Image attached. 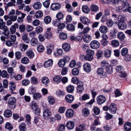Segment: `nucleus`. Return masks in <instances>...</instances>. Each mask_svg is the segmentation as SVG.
Instances as JSON below:
<instances>
[{"instance_id": "1", "label": "nucleus", "mask_w": 131, "mask_h": 131, "mask_svg": "<svg viewBox=\"0 0 131 131\" xmlns=\"http://www.w3.org/2000/svg\"><path fill=\"white\" fill-rule=\"evenodd\" d=\"M30 107L35 114L38 115L39 114L40 111L38 107L37 103L34 101L30 103Z\"/></svg>"}, {"instance_id": "2", "label": "nucleus", "mask_w": 131, "mask_h": 131, "mask_svg": "<svg viewBox=\"0 0 131 131\" xmlns=\"http://www.w3.org/2000/svg\"><path fill=\"white\" fill-rule=\"evenodd\" d=\"M122 4V7L121 6H118L116 7L115 8V11L117 13H119L121 12L122 11V9L123 8H125V9H126L127 6L129 5V4L127 3V1H121Z\"/></svg>"}, {"instance_id": "3", "label": "nucleus", "mask_w": 131, "mask_h": 131, "mask_svg": "<svg viewBox=\"0 0 131 131\" xmlns=\"http://www.w3.org/2000/svg\"><path fill=\"white\" fill-rule=\"evenodd\" d=\"M96 100L97 103L99 105H101L105 102L106 99L104 96L100 95L97 97Z\"/></svg>"}, {"instance_id": "4", "label": "nucleus", "mask_w": 131, "mask_h": 131, "mask_svg": "<svg viewBox=\"0 0 131 131\" xmlns=\"http://www.w3.org/2000/svg\"><path fill=\"white\" fill-rule=\"evenodd\" d=\"M100 46V43L99 41L96 40L92 41L90 43L91 47L93 49L98 48Z\"/></svg>"}, {"instance_id": "5", "label": "nucleus", "mask_w": 131, "mask_h": 131, "mask_svg": "<svg viewBox=\"0 0 131 131\" xmlns=\"http://www.w3.org/2000/svg\"><path fill=\"white\" fill-rule=\"evenodd\" d=\"M109 110L110 112L112 114H115L117 111V107L114 103H112L109 107Z\"/></svg>"}, {"instance_id": "6", "label": "nucleus", "mask_w": 131, "mask_h": 131, "mask_svg": "<svg viewBox=\"0 0 131 131\" xmlns=\"http://www.w3.org/2000/svg\"><path fill=\"white\" fill-rule=\"evenodd\" d=\"M61 7V5L58 3H53L51 5V8L54 11L59 10Z\"/></svg>"}, {"instance_id": "7", "label": "nucleus", "mask_w": 131, "mask_h": 131, "mask_svg": "<svg viewBox=\"0 0 131 131\" xmlns=\"http://www.w3.org/2000/svg\"><path fill=\"white\" fill-rule=\"evenodd\" d=\"M77 85V92L79 93L80 94L82 93L83 91L84 90L83 87V84L82 82H80L78 83Z\"/></svg>"}, {"instance_id": "8", "label": "nucleus", "mask_w": 131, "mask_h": 131, "mask_svg": "<svg viewBox=\"0 0 131 131\" xmlns=\"http://www.w3.org/2000/svg\"><path fill=\"white\" fill-rule=\"evenodd\" d=\"M80 19L81 22L85 25H88L90 23L89 20L86 17L81 16L80 17Z\"/></svg>"}, {"instance_id": "9", "label": "nucleus", "mask_w": 131, "mask_h": 131, "mask_svg": "<svg viewBox=\"0 0 131 131\" xmlns=\"http://www.w3.org/2000/svg\"><path fill=\"white\" fill-rule=\"evenodd\" d=\"M96 72L98 74L103 77L106 74V73L104 71L103 69L101 68H98L97 69Z\"/></svg>"}, {"instance_id": "10", "label": "nucleus", "mask_w": 131, "mask_h": 131, "mask_svg": "<svg viewBox=\"0 0 131 131\" xmlns=\"http://www.w3.org/2000/svg\"><path fill=\"white\" fill-rule=\"evenodd\" d=\"M118 28L121 30H123L127 27V24L124 22H118L117 24Z\"/></svg>"}, {"instance_id": "11", "label": "nucleus", "mask_w": 131, "mask_h": 131, "mask_svg": "<svg viewBox=\"0 0 131 131\" xmlns=\"http://www.w3.org/2000/svg\"><path fill=\"white\" fill-rule=\"evenodd\" d=\"M19 27V26L18 24L15 23L14 24L11 26L10 28V30L12 34H14L16 31V29H18Z\"/></svg>"}, {"instance_id": "12", "label": "nucleus", "mask_w": 131, "mask_h": 131, "mask_svg": "<svg viewBox=\"0 0 131 131\" xmlns=\"http://www.w3.org/2000/svg\"><path fill=\"white\" fill-rule=\"evenodd\" d=\"M84 41L86 43H89L91 40V37L90 35L88 34H86L84 35L83 37Z\"/></svg>"}, {"instance_id": "13", "label": "nucleus", "mask_w": 131, "mask_h": 131, "mask_svg": "<svg viewBox=\"0 0 131 131\" xmlns=\"http://www.w3.org/2000/svg\"><path fill=\"white\" fill-rule=\"evenodd\" d=\"M65 99L67 102L71 103L73 100L74 97L71 95L68 94L65 96Z\"/></svg>"}, {"instance_id": "14", "label": "nucleus", "mask_w": 131, "mask_h": 131, "mask_svg": "<svg viewBox=\"0 0 131 131\" xmlns=\"http://www.w3.org/2000/svg\"><path fill=\"white\" fill-rule=\"evenodd\" d=\"M117 36L118 39L122 41L124 40L125 38V34L123 32L121 31L118 32Z\"/></svg>"}, {"instance_id": "15", "label": "nucleus", "mask_w": 131, "mask_h": 131, "mask_svg": "<svg viewBox=\"0 0 131 131\" xmlns=\"http://www.w3.org/2000/svg\"><path fill=\"white\" fill-rule=\"evenodd\" d=\"M117 32V31L114 29L111 31L110 37L111 39H112L116 38Z\"/></svg>"}, {"instance_id": "16", "label": "nucleus", "mask_w": 131, "mask_h": 131, "mask_svg": "<svg viewBox=\"0 0 131 131\" xmlns=\"http://www.w3.org/2000/svg\"><path fill=\"white\" fill-rule=\"evenodd\" d=\"M124 129L125 131H130L131 130V123L130 122H126L124 124Z\"/></svg>"}, {"instance_id": "17", "label": "nucleus", "mask_w": 131, "mask_h": 131, "mask_svg": "<svg viewBox=\"0 0 131 131\" xmlns=\"http://www.w3.org/2000/svg\"><path fill=\"white\" fill-rule=\"evenodd\" d=\"M82 115L85 117H87L90 114V111L87 108H84L82 110Z\"/></svg>"}, {"instance_id": "18", "label": "nucleus", "mask_w": 131, "mask_h": 131, "mask_svg": "<svg viewBox=\"0 0 131 131\" xmlns=\"http://www.w3.org/2000/svg\"><path fill=\"white\" fill-rule=\"evenodd\" d=\"M27 37V34L26 33L23 34L22 37V39L26 43H29L30 41V39Z\"/></svg>"}, {"instance_id": "19", "label": "nucleus", "mask_w": 131, "mask_h": 131, "mask_svg": "<svg viewBox=\"0 0 131 131\" xmlns=\"http://www.w3.org/2000/svg\"><path fill=\"white\" fill-rule=\"evenodd\" d=\"M84 70L86 72H89L91 70V67L90 64L86 63L83 65Z\"/></svg>"}, {"instance_id": "20", "label": "nucleus", "mask_w": 131, "mask_h": 131, "mask_svg": "<svg viewBox=\"0 0 131 131\" xmlns=\"http://www.w3.org/2000/svg\"><path fill=\"white\" fill-rule=\"evenodd\" d=\"M66 126L68 129H72L74 127V123L72 121H69L67 123Z\"/></svg>"}, {"instance_id": "21", "label": "nucleus", "mask_w": 131, "mask_h": 131, "mask_svg": "<svg viewBox=\"0 0 131 131\" xmlns=\"http://www.w3.org/2000/svg\"><path fill=\"white\" fill-rule=\"evenodd\" d=\"M107 27L106 26L104 25L101 26L99 29L100 31L103 34H105L107 32Z\"/></svg>"}, {"instance_id": "22", "label": "nucleus", "mask_w": 131, "mask_h": 131, "mask_svg": "<svg viewBox=\"0 0 131 131\" xmlns=\"http://www.w3.org/2000/svg\"><path fill=\"white\" fill-rule=\"evenodd\" d=\"M42 4L39 2H35L33 5L34 8L36 10H38L40 9L41 7Z\"/></svg>"}, {"instance_id": "23", "label": "nucleus", "mask_w": 131, "mask_h": 131, "mask_svg": "<svg viewBox=\"0 0 131 131\" xmlns=\"http://www.w3.org/2000/svg\"><path fill=\"white\" fill-rule=\"evenodd\" d=\"M62 48L65 51H68L70 50L71 47L70 44L69 43H66L63 45Z\"/></svg>"}, {"instance_id": "24", "label": "nucleus", "mask_w": 131, "mask_h": 131, "mask_svg": "<svg viewBox=\"0 0 131 131\" xmlns=\"http://www.w3.org/2000/svg\"><path fill=\"white\" fill-rule=\"evenodd\" d=\"M53 63V61L52 59L49 60L44 64V66L45 68L48 67L52 65Z\"/></svg>"}, {"instance_id": "25", "label": "nucleus", "mask_w": 131, "mask_h": 131, "mask_svg": "<svg viewBox=\"0 0 131 131\" xmlns=\"http://www.w3.org/2000/svg\"><path fill=\"white\" fill-rule=\"evenodd\" d=\"M4 116L6 117H9L12 115V113L10 110H5L4 113Z\"/></svg>"}, {"instance_id": "26", "label": "nucleus", "mask_w": 131, "mask_h": 131, "mask_svg": "<svg viewBox=\"0 0 131 131\" xmlns=\"http://www.w3.org/2000/svg\"><path fill=\"white\" fill-rule=\"evenodd\" d=\"M73 115V112L72 109H70L68 110L66 113V116L68 117H70L72 116Z\"/></svg>"}, {"instance_id": "27", "label": "nucleus", "mask_w": 131, "mask_h": 131, "mask_svg": "<svg viewBox=\"0 0 131 131\" xmlns=\"http://www.w3.org/2000/svg\"><path fill=\"white\" fill-rule=\"evenodd\" d=\"M19 47L20 50L25 51L27 48L28 46L25 44H20L19 45Z\"/></svg>"}, {"instance_id": "28", "label": "nucleus", "mask_w": 131, "mask_h": 131, "mask_svg": "<svg viewBox=\"0 0 131 131\" xmlns=\"http://www.w3.org/2000/svg\"><path fill=\"white\" fill-rule=\"evenodd\" d=\"M26 53L27 56L30 59L32 58L34 56V52L31 50H28Z\"/></svg>"}, {"instance_id": "29", "label": "nucleus", "mask_w": 131, "mask_h": 131, "mask_svg": "<svg viewBox=\"0 0 131 131\" xmlns=\"http://www.w3.org/2000/svg\"><path fill=\"white\" fill-rule=\"evenodd\" d=\"M16 99L14 97H12L8 100V103L10 105H12L16 102Z\"/></svg>"}, {"instance_id": "30", "label": "nucleus", "mask_w": 131, "mask_h": 131, "mask_svg": "<svg viewBox=\"0 0 131 131\" xmlns=\"http://www.w3.org/2000/svg\"><path fill=\"white\" fill-rule=\"evenodd\" d=\"M61 77L60 75L55 76L53 78V80L56 83H58L61 80Z\"/></svg>"}, {"instance_id": "31", "label": "nucleus", "mask_w": 131, "mask_h": 131, "mask_svg": "<svg viewBox=\"0 0 131 131\" xmlns=\"http://www.w3.org/2000/svg\"><path fill=\"white\" fill-rule=\"evenodd\" d=\"M82 9L83 12L85 13L88 14L90 11V8L86 5L83 6Z\"/></svg>"}, {"instance_id": "32", "label": "nucleus", "mask_w": 131, "mask_h": 131, "mask_svg": "<svg viewBox=\"0 0 131 131\" xmlns=\"http://www.w3.org/2000/svg\"><path fill=\"white\" fill-rule=\"evenodd\" d=\"M99 9L98 7L95 5H92L91 7V10L93 12H97L98 11Z\"/></svg>"}, {"instance_id": "33", "label": "nucleus", "mask_w": 131, "mask_h": 131, "mask_svg": "<svg viewBox=\"0 0 131 131\" xmlns=\"http://www.w3.org/2000/svg\"><path fill=\"white\" fill-rule=\"evenodd\" d=\"M128 50L126 48H124L122 49L121 51V54L123 56H125L127 54Z\"/></svg>"}, {"instance_id": "34", "label": "nucleus", "mask_w": 131, "mask_h": 131, "mask_svg": "<svg viewBox=\"0 0 131 131\" xmlns=\"http://www.w3.org/2000/svg\"><path fill=\"white\" fill-rule=\"evenodd\" d=\"M51 18L49 16H47L45 17L44 19V22L46 24H48L51 21Z\"/></svg>"}, {"instance_id": "35", "label": "nucleus", "mask_w": 131, "mask_h": 131, "mask_svg": "<svg viewBox=\"0 0 131 131\" xmlns=\"http://www.w3.org/2000/svg\"><path fill=\"white\" fill-rule=\"evenodd\" d=\"M38 40L35 38H32L30 41L31 45L32 46H35L37 44Z\"/></svg>"}, {"instance_id": "36", "label": "nucleus", "mask_w": 131, "mask_h": 131, "mask_svg": "<svg viewBox=\"0 0 131 131\" xmlns=\"http://www.w3.org/2000/svg\"><path fill=\"white\" fill-rule=\"evenodd\" d=\"M74 86L71 85L68 86L67 88V92L69 93H72L74 91Z\"/></svg>"}, {"instance_id": "37", "label": "nucleus", "mask_w": 131, "mask_h": 131, "mask_svg": "<svg viewBox=\"0 0 131 131\" xmlns=\"http://www.w3.org/2000/svg\"><path fill=\"white\" fill-rule=\"evenodd\" d=\"M5 127L6 129H8L10 130H12L13 128L12 124L8 122L6 123Z\"/></svg>"}, {"instance_id": "38", "label": "nucleus", "mask_w": 131, "mask_h": 131, "mask_svg": "<svg viewBox=\"0 0 131 131\" xmlns=\"http://www.w3.org/2000/svg\"><path fill=\"white\" fill-rule=\"evenodd\" d=\"M67 30L69 31H74L75 30V27L72 24H68L67 26Z\"/></svg>"}, {"instance_id": "39", "label": "nucleus", "mask_w": 131, "mask_h": 131, "mask_svg": "<svg viewBox=\"0 0 131 131\" xmlns=\"http://www.w3.org/2000/svg\"><path fill=\"white\" fill-rule=\"evenodd\" d=\"M59 37L61 39L64 40L67 39V36L66 34L63 32H62L60 34Z\"/></svg>"}, {"instance_id": "40", "label": "nucleus", "mask_w": 131, "mask_h": 131, "mask_svg": "<svg viewBox=\"0 0 131 131\" xmlns=\"http://www.w3.org/2000/svg\"><path fill=\"white\" fill-rule=\"evenodd\" d=\"M26 125L25 124L23 123L19 126V128L20 131H26L27 129L26 127Z\"/></svg>"}, {"instance_id": "41", "label": "nucleus", "mask_w": 131, "mask_h": 131, "mask_svg": "<svg viewBox=\"0 0 131 131\" xmlns=\"http://www.w3.org/2000/svg\"><path fill=\"white\" fill-rule=\"evenodd\" d=\"M51 114L50 111L49 110H46L44 111L43 116L44 117L46 118L49 116Z\"/></svg>"}, {"instance_id": "42", "label": "nucleus", "mask_w": 131, "mask_h": 131, "mask_svg": "<svg viewBox=\"0 0 131 131\" xmlns=\"http://www.w3.org/2000/svg\"><path fill=\"white\" fill-rule=\"evenodd\" d=\"M115 97L119 96L122 95V94L118 89H116L114 92Z\"/></svg>"}, {"instance_id": "43", "label": "nucleus", "mask_w": 131, "mask_h": 131, "mask_svg": "<svg viewBox=\"0 0 131 131\" xmlns=\"http://www.w3.org/2000/svg\"><path fill=\"white\" fill-rule=\"evenodd\" d=\"M111 44L114 47H116L119 45V43L117 40H112L111 42Z\"/></svg>"}, {"instance_id": "44", "label": "nucleus", "mask_w": 131, "mask_h": 131, "mask_svg": "<svg viewBox=\"0 0 131 131\" xmlns=\"http://www.w3.org/2000/svg\"><path fill=\"white\" fill-rule=\"evenodd\" d=\"M3 34L6 36H8L9 35V30L7 27H4L3 28Z\"/></svg>"}, {"instance_id": "45", "label": "nucleus", "mask_w": 131, "mask_h": 131, "mask_svg": "<svg viewBox=\"0 0 131 131\" xmlns=\"http://www.w3.org/2000/svg\"><path fill=\"white\" fill-rule=\"evenodd\" d=\"M104 56L106 57H109L111 56V52L109 49H106L105 51Z\"/></svg>"}, {"instance_id": "46", "label": "nucleus", "mask_w": 131, "mask_h": 131, "mask_svg": "<svg viewBox=\"0 0 131 131\" xmlns=\"http://www.w3.org/2000/svg\"><path fill=\"white\" fill-rule=\"evenodd\" d=\"M16 86L13 82H11L9 86V90L11 91H13L16 89Z\"/></svg>"}, {"instance_id": "47", "label": "nucleus", "mask_w": 131, "mask_h": 131, "mask_svg": "<svg viewBox=\"0 0 131 131\" xmlns=\"http://www.w3.org/2000/svg\"><path fill=\"white\" fill-rule=\"evenodd\" d=\"M43 15L42 12L40 10L37 11L35 14L36 17L38 18H39L41 17Z\"/></svg>"}, {"instance_id": "48", "label": "nucleus", "mask_w": 131, "mask_h": 131, "mask_svg": "<svg viewBox=\"0 0 131 131\" xmlns=\"http://www.w3.org/2000/svg\"><path fill=\"white\" fill-rule=\"evenodd\" d=\"M41 97V94L38 93H35L33 96V98L35 100L39 99Z\"/></svg>"}, {"instance_id": "49", "label": "nucleus", "mask_w": 131, "mask_h": 131, "mask_svg": "<svg viewBox=\"0 0 131 131\" xmlns=\"http://www.w3.org/2000/svg\"><path fill=\"white\" fill-rule=\"evenodd\" d=\"M29 61L28 58L26 57H24L21 59V62L25 64H27L29 62Z\"/></svg>"}, {"instance_id": "50", "label": "nucleus", "mask_w": 131, "mask_h": 131, "mask_svg": "<svg viewBox=\"0 0 131 131\" xmlns=\"http://www.w3.org/2000/svg\"><path fill=\"white\" fill-rule=\"evenodd\" d=\"M72 72L73 75H78L79 74V70L77 68H74L72 69Z\"/></svg>"}, {"instance_id": "51", "label": "nucleus", "mask_w": 131, "mask_h": 131, "mask_svg": "<svg viewBox=\"0 0 131 131\" xmlns=\"http://www.w3.org/2000/svg\"><path fill=\"white\" fill-rule=\"evenodd\" d=\"M106 115L105 116V117L106 120H108L111 119L112 118L113 116L107 112L105 113Z\"/></svg>"}, {"instance_id": "52", "label": "nucleus", "mask_w": 131, "mask_h": 131, "mask_svg": "<svg viewBox=\"0 0 131 131\" xmlns=\"http://www.w3.org/2000/svg\"><path fill=\"white\" fill-rule=\"evenodd\" d=\"M42 82L43 83L45 84H47L49 82V79L46 77H43L41 79Z\"/></svg>"}, {"instance_id": "53", "label": "nucleus", "mask_w": 131, "mask_h": 131, "mask_svg": "<svg viewBox=\"0 0 131 131\" xmlns=\"http://www.w3.org/2000/svg\"><path fill=\"white\" fill-rule=\"evenodd\" d=\"M65 62V61L62 59L60 60L58 63L59 66L61 67H64L66 63Z\"/></svg>"}, {"instance_id": "54", "label": "nucleus", "mask_w": 131, "mask_h": 131, "mask_svg": "<svg viewBox=\"0 0 131 131\" xmlns=\"http://www.w3.org/2000/svg\"><path fill=\"white\" fill-rule=\"evenodd\" d=\"M57 95L59 96H64L65 94L64 92L60 90H58L56 92Z\"/></svg>"}, {"instance_id": "55", "label": "nucleus", "mask_w": 131, "mask_h": 131, "mask_svg": "<svg viewBox=\"0 0 131 131\" xmlns=\"http://www.w3.org/2000/svg\"><path fill=\"white\" fill-rule=\"evenodd\" d=\"M105 68H106V71L108 74L111 73L112 72V68L110 65H109L107 67Z\"/></svg>"}, {"instance_id": "56", "label": "nucleus", "mask_w": 131, "mask_h": 131, "mask_svg": "<svg viewBox=\"0 0 131 131\" xmlns=\"http://www.w3.org/2000/svg\"><path fill=\"white\" fill-rule=\"evenodd\" d=\"M8 76V74L6 71L3 70L2 71L1 76L2 77L4 78H7Z\"/></svg>"}, {"instance_id": "57", "label": "nucleus", "mask_w": 131, "mask_h": 131, "mask_svg": "<svg viewBox=\"0 0 131 131\" xmlns=\"http://www.w3.org/2000/svg\"><path fill=\"white\" fill-rule=\"evenodd\" d=\"M45 36L46 38L50 39L52 37V34L51 32H46Z\"/></svg>"}, {"instance_id": "58", "label": "nucleus", "mask_w": 131, "mask_h": 131, "mask_svg": "<svg viewBox=\"0 0 131 131\" xmlns=\"http://www.w3.org/2000/svg\"><path fill=\"white\" fill-rule=\"evenodd\" d=\"M56 17L58 20H60L63 17V15L62 13H59L56 15Z\"/></svg>"}, {"instance_id": "59", "label": "nucleus", "mask_w": 131, "mask_h": 131, "mask_svg": "<svg viewBox=\"0 0 131 131\" xmlns=\"http://www.w3.org/2000/svg\"><path fill=\"white\" fill-rule=\"evenodd\" d=\"M19 29L20 32H24L26 30L25 26L23 24L20 25L19 26Z\"/></svg>"}, {"instance_id": "60", "label": "nucleus", "mask_w": 131, "mask_h": 131, "mask_svg": "<svg viewBox=\"0 0 131 131\" xmlns=\"http://www.w3.org/2000/svg\"><path fill=\"white\" fill-rule=\"evenodd\" d=\"M31 82L32 84H36L38 83V81L37 78L33 77L31 78Z\"/></svg>"}, {"instance_id": "61", "label": "nucleus", "mask_w": 131, "mask_h": 131, "mask_svg": "<svg viewBox=\"0 0 131 131\" xmlns=\"http://www.w3.org/2000/svg\"><path fill=\"white\" fill-rule=\"evenodd\" d=\"M48 100L49 103L51 104H53L55 102L54 98L51 96L48 97Z\"/></svg>"}, {"instance_id": "62", "label": "nucleus", "mask_w": 131, "mask_h": 131, "mask_svg": "<svg viewBox=\"0 0 131 131\" xmlns=\"http://www.w3.org/2000/svg\"><path fill=\"white\" fill-rule=\"evenodd\" d=\"M125 17L123 15H120L118 16V21L119 22H124Z\"/></svg>"}, {"instance_id": "63", "label": "nucleus", "mask_w": 131, "mask_h": 131, "mask_svg": "<svg viewBox=\"0 0 131 131\" xmlns=\"http://www.w3.org/2000/svg\"><path fill=\"white\" fill-rule=\"evenodd\" d=\"M44 47L41 45H39L37 47L38 51L40 52H42L44 50Z\"/></svg>"}, {"instance_id": "64", "label": "nucleus", "mask_w": 131, "mask_h": 131, "mask_svg": "<svg viewBox=\"0 0 131 131\" xmlns=\"http://www.w3.org/2000/svg\"><path fill=\"white\" fill-rule=\"evenodd\" d=\"M110 64L105 61H103L101 63V66L102 67L105 68L107 67Z\"/></svg>"}]
</instances>
